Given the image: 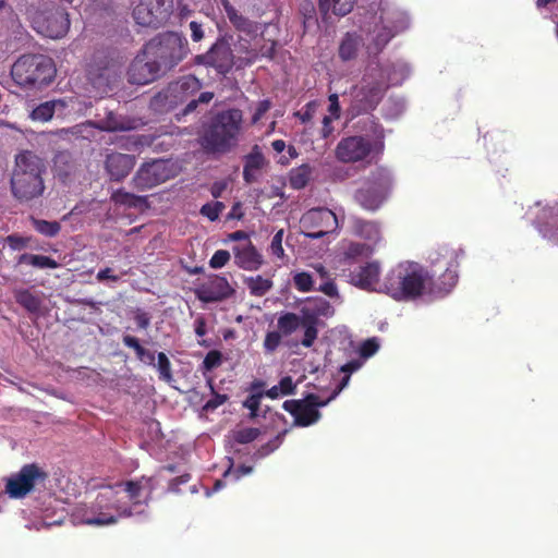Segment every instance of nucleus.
<instances>
[{"label":"nucleus","instance_id":"nucleus-1","mask_svg":"<svg viewBox=\"0 0 558 558\" xmlns=\"http://www.w3.org/2000/svg\"><path fill=\"white\" fill-rule=\"evenodd\" d=\"M436 254L435 258L432 257L433 265L442 264L446 266L437 282L422 266L408 263L389 271L384 282L385 292L396 301L414 300L421 296L425 290L440 295L449 293L458 282L457 268L459 257L463 252L442 246Z\"/></svg>","mask_w":558,"mask_h":558},{"label":"nucleus","instance_id":"nucleus-2","mask_svg":"<svg viewBox=\"0 0 558 558\" xmlns=\"http://www.w3.org/2000/svg\"><path fill=\"white\" fill-rule=\"evenodd\" d=\"M156 487L154 476H141L137 480L118 482L102 487L89 511L84 517L88 525H110L119 518L143 514L141 506H147Z\"/></svg>","mask_w":558,"mask_h":558},{"label":"nucleus","instance_id":"nucleus-3","mask_svg":"<svg viewBox=\"0 0 558 558\" xmlns=\"http://www.w3.org/2000/svg\"><path fill=\"white\" fill-rule=\"evenodd\" d=\"M45 161L33 151L24 150L16 155L10 178V191L20 204H29L43 197L46 191Z\"/></svg>","mask_w":558,"mask_h":558},{"label":"nucleus","instance_id":"nucleus-4","mask_svg":"<svg viewBox=\"0 0 558 558\" xmlns=\"http://www.w3.org/2000/svg\"><path fill=\"white\" fill-rule=\"evenodd\" d=\"M243 113L230 108L215 113L203 126L199 143L208 154H227L236 147L242 133Z\"/></svg>","mask_w":558,"mask_h":558},{"label":"nucleus","instance_id":"nucleus-5","mask_svg":"<svg viewBox=\"0 0 558 558\" xmlns=\"http://www.w3.org/2000/svg\"><path fill=\"white\" fill-rule=\"evenodd\" d=\"M57 73L53 60L40 53L21 56L11 68V77L20 86L39 88L49 85Z\"/></svg>","mask_w":558,"mask_h":558},{"label":"nucleus","instance_id":"nucleus-6","mask_svg":"<svg viewBox=\"0 0 558 558\" xmlns=\"http://www.w3.org/2000/svg\"><path fill=\"white\" fill-rule=\"evenodd\" d=\"M144 50L161 71H167L184 59L187 53V44L178 34L167 33L150 39L144 46Z\"/></svg>","mask_w":558,"mask_h":558},{"label":"nucleus","instance_id":"nucleus-7","mask_svg":"<svg viewBox=\"0 0 558 558\" xmlns=\"http://www.w3.org/2000/svg\"><path fill=\"white\" fill-rule=\"evenodd\" d=\"M391 187V177L387 169L373 170L363 185L354 193V201L364 209L377 210L385 202Z\"/></svg>","mask_w":558,"mask_h":558},{"label":"nucleus","instance_id":"nucleus-8","mask_svg":"<svg viewBox=\"0 0 558 558\" xmlns=\"http://www.w3.org/2000/svg\"><path fill=\"white\" fill-rule=\"evenodd\" d=\"M319 318L316 313L302 310V316L292 312L283 313L277 320L278 331L282 336H290L300 327L304 329V337L301 341L305 348H311L318 336Z\"/></svg>","mask_w":558,"mask_h":558},{"label":"nucleus","instance_id":"nucleus-9","mask_svg":"<svg viewBox=\"0 0 558 558\" xmlns=\"http://www.w3.org/2000/svg\"><path fill=\"white\" fill-rule=\"evenodd\" d=\"M48 474L36 463L25 464L5 481V493L14 499L24 498L37 485H44Z\"/></svg>","mask_w":558,"mask_h":558},{"label":"nucleus","instance_id":"nucleus-10","mask_svg":"<svg viewBox=\"0 0 558 558\" xmlns=\"http://www.w3.org/2000/svg\"><path fill=\"white\" fill-rule=\"evenodd\" d=\"M32 23L38 34L51 39L64 37L71 24L68 12L59 7L36 12Z\"/></svg>","mask_w":558,"mask_h":558},{"label":"nucleus","instance_id":"nucleus-11","mask_svg":"<svg viewBox=\"0 0 558 558\" xmlns=\"http://www.w3.org/2000/svg\"><path fill=\"white\" fill-rule=\"evenodd\" d=\"M385 90L386 87L381 81H369L364 76L361 84L355 86L352 92L350 105L352 116H360L375 110L383 99Z\"/></svg>","mask_w":558,"mask_h":558},{"label":"nucleus","instance_id":"nucleus-12","mask_svg":"<svg viewBox=\"0 0 558 558\" xmlns=\"http://www.w3.org/2000/svg\"><path fill=\"white\" fill-rule=\"evenodd\" d=\"M303 234L308 239H320L337 230L338 218L328 208H312L300 220Z\"/></svg>","mask_w":558,"mask_h":558},{"label":"nucleus","instance_id":"nucleus-13","mask_svg":"<svg viewBox=\"0 0 558 558\" xmlns=\"http://www.w3.org/2000/svg\"><path fill=\"white\" fill-rule=\"evenodd\" d=\"M194 62L214 68L222 75L228 74L235 64L232 49L225 39H218L206 53L195 56Z\"/></svg>","mask_w":558,"mask_h":558},{"label":"nucleus","instance_id":"nucleus-14","mask_svg":"<svg viewBox=\"0 0 558 558\" xmlns=\"http://www.w3.org/2000/svg\"><path fill=\"white\" fill-rule=\"evenodd\" d=\"M335 155L343 163H355L375 155V147L364 136L353 135L340 140L336 146Z\"/></svg>","mask_w":558,"mask_h":558},{"label":"nucleus","instance_id":"nucleus-15","mask_svg":"<svg viewBox=\"0 0 558 558\" xmlns=\"http://www.w3.org/2000/svg\"><path fill=\"white\" fill-rule=\"evenodd\" d=\"M170 179L168 163L163 160H154L143 163L132 179V185L138 191L150 190Z\"/></svg>","mask_w":558,"mask_h":558},{"label":"nucleus","instance_id":"nucleus-16","mask_svg":"<svg viewBox=\"0 0 558 558\" xmlns=\"http://www.w3.org/2000/svg\"><path fill=\"white\" fill-rule=\"evenodd\" d=\"M158 64L145 53L144 48L131 62L128 70V80L131 84L146 85L160 76Z\"/></svg>","mask_w":558,"mask_h":558},{"label":"nucleus","instance_id":"nucleus-17","mask_svg":"<svg viewBox=\"0 0 558 558\" xmlns=\"http://www.w3.org/2000/svg\"><path fill=\"white\" fill-rule=\"evenodd\" d=\"M368 33L372 36L368 50L371 53L378 54L396 36L398 29L393 20L381 12L379 16H374V27L368 29Z\"/></svg>","mask_w":558,"mask_h":558},{"label":"nucleus","instance_id":"nucleus-18","mask_svg":"<svg viewBox=\"0 0 558 558\" xmlns=\"http://www.w3.org/2000/svg\"><path fill=\"white\" fill-rule=\"evenodd\" d=\"M315 400L313 397H306L299 400H286L282 404L284 411L294 417V425L300 427L311 426L319 421L322 413L311 403Z\"/></svg>","mask_w":558,"mask_h":558},{"label":"nucleus","instance_id":"nucleus-19","mask_svg":"<svg viewBox=\"0 0 558 558\" xmlns=\"http://www.w3.org/2000/svg\"><path fill=\"white\" fill-rule=\"evenodd\" d=\"M233 293L234 289L228 280L217 275L195 290L196 298L204 303L219 302L230 298Z\"/></svg>","mask_w":558,"mask_h":558},{"label":"nucleus","instance_id":"nucleus-20","mask_svg":"<svg viewBox=\"0 0 558 558\" xmlns=\"http://www.w3.org/2000/svg\"><path fill=\"white\" fill-rule=\"evenodd\" d=\"M355 130L359 136H364L367 142L375 147V156H379L385 150V129L379 120L374 116H365L355 123Z\"/></svg>","mask_w":558,"mask_h":558},{"label":"nucleus","instance_id":"nucleus-21","mask_svg":"<svg viewBox=\"0 0 558 558\" xmlns=\"http://www.w3.org/2000/svg\"><path fill=\"white\" fill-rule=\"evenodd\" d=\"M166 15L163 0H141L133 10L136 23L148 27H158Z\"/></svg>","mask_w":558,"mask_h":558},{"label":"nucleus","instance_id":"nucleus-22","mask_svg":"<svg viewBox=\"0 0 558 558\" xmlns=\"http://www.w3.org/2000/svg\"><path fill=\"white\" fill-rule=\"evenodd\" d=\"M380 277V265L378 262H368L363 266L350 271V283L362 290L373 291Z\"/></svg>","mask_w":558,"mask_h":558},{"label":"nucleus","instance_id":"nucleus-23","mask_svg":"<svg viewBox=\"0 0 558 558\" xmlns=\"http://www.w3.org/2000/svg\"><path fill=\"white\" fill-rule=\"evenodd\" d=\"M136 162L132 155L121 153H110L105 160V169L112 181H122L129 175Z\"/></svg>","mask_w":558,"mask_h":558},{"label":"nucleus","instance_id":"nucleus-24","mask_svg":"<svg viewBox=\"0 0 558 558\" xmlns=\"http://www.w3.org/2000/svg\"><path fill=\"white\" fill-rule=\"evenodd\" d=\"M266 158L258 145H254L252 150L244 156L243 180L246 184H252L258 180L263 168L266 166Z\"/></svg>","mask_w":558,"mask_h":558},{"label":"nucleus","instance_id":"nucleus-25","mask_svg":"<svg viewBox=\"0 0 558 558\" xmlns=\"http://www.w3.org/2000/svg\"><path fill=\"white\" fill-rule=\"evenodd\" d=\"M351 228L354 235L368 241L373 246L381 240L380 226L376 221L353 217Z\"/></svg>","mask_w":558,"mask_h":558},{"label":"nucleus","instance_id":"nucleus-26","mask_svg":"<svg viewBox=\"0 0 558 558\" xmlns=\"http://www.w3.org/2000/svg\"><path fill=\"white\" fill-rule=\"evenodd\" d=\"M234 259L240 268L251 271L257 270L263 264L262 255L251 242L234 247Z\"/></svg>","mask_w":558,"mask_h":558},{"label":"nucleus","instance_id":"nucleus-27","mask_svg":"<svg viewBox=\"0 0 558 558\" xmlns=\"http://www.w3.org/2000/svg\"><path fill=\"white\" fill-rule=\"evenodd\" d=\"M220 3L227 17L236 31L247 35H253L257 32V23L240 14L229 0H220Z\"/></svg>","mask_w":558,"mask_h":558},{"label":"nucleus","instance_id":"nucleus-28","mask_svg":"<svg viewBox=\"0 0 558 558\" xmlns=\"http://www.w3.org/2000/svg\"><path fill=\"white\" fill-rule=\"evenodd\" d=\"M363 46V38L356 33H345L342 37L338 54L342 61L356 59L360 48Z\"/></svg>","mask_w":558,"mask_h":558},{"label":"nucleus","instance_id":"nucleus-29","mask_svg":"<svg viewBox=\"0 0 558 558\" xmlns=\"http://www.w3.org/2000/svg\"><path fill=\"white\" fill-rule=\"evenodd\" d=\"M355 2L356 0H318V8L324 19L329 12L345 16L353 10Z\"/></svg>","mask_w":558,"mask_h":558},{"label":"nucleus","instance_id":"nucleus-30","mask_svg":"<svg viewBox=\"0 0 558 558\" xmlns=\"http://www.w3.org/2000/svg\"><path fill=\"white\" fill-rule=\"evenodd\" d=\"M111 201L116 205L124 206L128 208H148L147 196H140L133 193L126 192L122 189L114 191L111 195Z\"/></svg>","mask_w":558,"mask_h":558},{"label":"nucleus","instance_id":"nucleus-31","mask_svg":"<svg viewBox=\"0 0 558 558\" xmlns=\"http://www.w3.org/2000/svg\"><path fill=\"white\" fill-rule=\"evenodd\" d=\"M276 45L277 43L271 40L262 45L259 48L256 47V49H251L247 52V57L238 58V68L248 66L256 62L259 58L272 59L276 51Z\"/></svg>","mask_w":558,"mask_h":558},{"label":"nucleus","instance_id":"nucleus-32","mask_svg":"<svg viewBox=\"0 0 558 558\" xmlns=\"http://www.w3.org/2000/svg\"><path fill=\"white\" fill-rule=\"evenodd\" d=\"M312 172V167L307 163L291 169L289 173L290 186L294 190L304 189L311 180Z\"/></svg>","mask_w":558,"mask_h":558},{"label":"nucleus","instance_id":"nucleus-33","mask_svg":"<svg viewBox=\"0 0 558 558\" xmlns=\"http://www.w3.org/2000/svg\"><path fill=\"white\" fill-rule=\"evenodd\" d=\"M58 106L64 107L65 104L60 99L41 102L33 109L31 112V118L34 121L47 122L52 119Z\"/></svg>","mask_w":558,"mask_h":558},{"label":"nucleus","instance_id":"nucleus-34","mask_svg":"<svg viewBox=\"0 0 558 558\" xmlns=\"http://www.w3.org/2000/svg\"><path fill=\"white\" fill-rule=\"evenodd\" d=\"M19 264H26L31 265L36 268H49V269H56L59 267V264L53 258L46 256V255H35V254H28L24 253L19 257L17 260Z\"/></svg>","mask_w":558,"mask_h":558},{"label":"nucleus","instance_id":"nucleus-35","mask_svg":"<svg viewBox=\"0 0 558 558\" xmlns=\"http://www.w3.org/2000/svg\"><path fill=\"white\" fill-rule=\"evenodd\" d=\"M299 13L303 21L304 32L318 26L316 7L312 0H302L299 5Z\"/></svg>","mask_w":558,"mask_h":558},{"label":"nucleus","instance_id":"nucleus-36","mask_svg":"<svg viewBox=\"0 0 558 558\" xmlns=\"http://www.w3.org/2000/svg\"><path fill=\"white\" fill-rule=\"evenodd\" d=\"M29 221L33 226V228L41 235L47 238H54L57 236L61 231V225L60 222L53 220H45L39 219L34 216H29Z\"/></svg>","mask_w":558,"mask_h":558},{"label":"nucleus","instance_id":"nucleus-37","mask_svg":"<svg viewBox=\"0 0 558 558\" xmlns=\"http://www.w3.org/2000/svg\"><path fill=\"white\" fill-rule=\"evenodd\" d=\"M16 302L29 313H38L41 306V300L27 289L15 292Z\"/></svg>","mask_w":558,"mask_h":558},{"label":"nucleus","instance_id":"nucleus-38","mask_svg":"<svg viewBox=\"0 0 558 558\" xmlns=\"http://www.w3.org/2000/svg\"><path fill=\"white\" fill-rule=\"evenodd\" d=\"M244 282L253 296H264L272 288V281L259 275L247 277Z\"/></svg>","mask_w":558,"mask_h":558},{"label":"nucleus","instance_id":"nucleus-39","mask_svg":"<svg viewBox=\"0 0 558 558\" xmlns=\"http://www.w3.org/2000/svg\"><path fill=\"white\" fill-rule=\"evenodd\" d=\"M259 434L260 432L258 428L245 427L232 430L231 437L238 444H250L254 441L259 436Z\"/></svg>","mask_w":558,"mask_h":558},{"label":"nucleus","instance_id":"nucleus-40","mask_svg":"<svg viewBox=\"0 0 558 558\" xmlns=\"http://www.w3.org/2000/svg\"><path fill=\"white\" fill-rule=\"evenodd\" d=\"M157 369L161 380L167 383L172 380L171 363L163 352H159L157 355Z\"/></svg>","mask_w":558,"mask_h":558},{"label":"nucleus","instance_id":"nucleus-41","mask_svg":"<svg viewBox=\"0 0 558 558\" xmlns=\"http://www.w3.org/2000/svg\"><path fill=\"white\" fill-rule=\"evenodd\" d=\"M293 284L300 292H310L313 290V279L308 272H296L293 276Z\"/></svg>","mask_w":558,"mask_h":558},{"label":"nucleus","instance_id":"nucleus-42","mask_svg":"<svg viewBox=\"0 0 558 558\" xmlns=\"http://www.w3.org/2000/svg\"><path fill=\"white\" fill-rule=\"evenodd\" d=\"M225 209V205L221 202L206 203L201 207V214L207 217L210 221H216L219 215Z\"/></svg>","mask_w":558,"mask_h":558},{"label":"nucleus","instance_id":"nucleus-43","mask_svg":"<svg viewBox=\"0 0 558 558\" xmlns=\"http://www.w3.org/2000/svg\"><path fill=\"white\" fill-rule=\"evenodd\" d=\"M208 385L210 387L213 398L205 403L204 410L205 411H214L218 407L223 404L228 400V397H227V395H220L215 390L211 379L208 380Z\"/></svg>","mask_w":558,"mask_h":558},{"label":"nucleus","instance_id":"nucleus-44","mask_svg":"<svg viewBox=\"0 0 558 558\" xmlns=\"http://www.w3.org/2000/svg\"><path fill=\"white\" fill-rule=\"evenodd\" d=\"M122 342L126 348L133 349L136 357L138 360H144V354H146V350L140 342V340L131 335H124L122 337Z\"/></svg>","mask_w":558,"mask_h":558},{"label":"nucleus","instance_id":"nucleus-45","mask_svg":"<svg viewBox=\"0 0 558 558\" xmlns=\"http://www.w3.org/2000/svg\"><path fill=\"white\" fill-rule=\"evenodd\" d=\"M282 335L278 330L268 331L264 339V349L267 353L275 352L281 343Z\"/></svg>","mask_w":558,"mask_h":558},{"label":"nucleus","instance_id":"nucleus-46","mask_svg":"<svg viewBox=\"0 0 558 558\" xmlns=\"http://www.w3.org/2000/svg\"><path fill=\"white\" fill-rule=\"evenodd\" d=\"M374 251L373 246L371 244H363V243H350V245L347 248L345 255L348 257H356L361 255L368 256Z\"/></svg>","mask_w":558,"mask_h":558},{"label":"nucleus","instance_id":"nucleus-47","mask_svg":"<svg viewBox=\"0 0 558 558\" xmlns=\"http://www.w3.org/2000/svg\"><path fill=\"white\" fill-rule=\"evenodd\" d=\"M180 90L185 93H195L201 89V81L194 75H187L181 78L178 83Z\"/></svg>","mask_w":558,"mask_h":558},{"label":"nucleus","instance_id":"nucleus-48","mask_svg":"<svg viewBox=\"0 0 558 558\" xmlns=\"http://www.w3.org/2000/svg\"><path fill=\"white\" fill-rule=\"evenodd\" d=\"M222 362V354L221 352L217 350L209 351L204 361H203V367L205 371H211L218 366H220Z\"/></svg>","mask_w":558,"mask_h":558},{"label":"nucleus","instance_id":"nucleus-49","mask_svg":"<svg viewBox=\"0 0 558 558\" xmlns=\"http://www.w3.org/2000/svg\"><path fill=\"white\" fill-rule=\"evenodd\" d=\"M263 397V392L251 395L243 402L244 408L250 410V417L255 418L258 415V410L260 405V398Z\"/></svg>","mask_w":558,"mask_h":558},{"label":"nucleus","instance_id":"nucleus-50","mask_svg":"<svg viewBox=\"0 0 558 558\" xmlns=\"http://www.w3.org/2000/svg\"><path fill=\"white\" fill-rule=\"evenodd\" d=\"M230 260V253L226 250H218L209 259V266L214 269L223 267Z\"/></svg>","mask_w":558,"mask_h":558},{"label":"nucleus","instance_id":"nucleus-51","mask_svg":"<svg viewBox=\"0 0 558 558\" xmlns=\"http://www.w3.org/2000/svg\"><path fill=\"white\" fill-rule=\"evenodd\" d=\"M282 239H283V230L280 229L279 231H277L275 233V235L272 236L271 243H270L271 253L279 258L283 257V255H284V251L282 247Z\"/></svg>","mask_w":558,"mask_h":558},{"label":"nucleus","instance_id":"nucleus-52","mask_svg":"<svg viewBox=\"0 0 558 558\" xmlns=\"http://www.w3.org/2000/svg\"><path fill=\"white\" fill-rule=\"evenodd\" d=\"M378 349L379 344L376 339H367L362 343L360 348V354L361 356L367 359L374 355Z\"/></svg>","mask_w":558,"mask_h":558},{"label":"nucleus","instance_id":"nucleus-53","mask_svg":"<svg viewBox=\"0 0 558 558\" xmlns=\"http://www.w3.org/2000/svg\"><path fill=\"white\" fill-rule=\"evenodd\" d=\"M134 320L138 329L146 330L150 326V315L141 308L134 311Z\"/></svg>","mask_w":558,"mask_h":558},{"label":"nucleus","instance_id":"nucleus-54","mask_svg":"<svg viewBox=\"0 0 558 558\" xmlns=\"http://www.w3.org/2000/svg\"><path fill=\"white\" fill-rule=\"evenodd\" d=\"M282 396L294 395L296 390V384L293 383L291 376H284L280 379L278 385Z\"/></svg>","mask_w":558,"mask_h":558},{"label":"nucleus","instance_id":"nucleus-55","mask_svg":"<svg viewBox=\"0 0 558 558\" xmlns=\"http://www.w3.org/2000/svg\"><path fill=\"white\" fill-rule=\"evenodd\" d=\"M271 102L268 99L260 100L252 116V123H257L264 114L270 109Z\"/></svg>","mask_w":558,"mask_h":558},{"label":"nucleus","instance_id":"nucleus-56","mask_svg":"<svg viewBox=\"0 0 558 558\" xmlns=\"http://www.w3.org/2000/svg\"><path fill=\"white\" fill-rule=\"evenodd\" d=\"M317 290L330 298L338 296L337 286L330 278L325 279V282L320 283Z\"/></svg>","mask_w":558,"mask_h":558},{"label":"nucleus","instance_id":"nucleus-57","mask_svg":"<svg viewBox=\"0 0 558 558\" xmlns=\"http://www.w3.org/2000/svg\"><path fill=\"white\" fill-rule=\"evenodd\" d=\"M7 243L12 250H21L27 245L28 239L16 234H11L7 238Z\"/></svg>","mask_w":558,"mask_h":558},{"label":"nucleus","instance_id":"nucleus-58","mask_svg":"<svg viewBox=\"0 0 558 558\" xmlns=\"http://www.w3.org/2000/svg\"><path fill=\"white\" fill-rule=\"evenodd\" d=\"M283 435H284V433L277 435L274 439H271L265 446H263L260 448L262 454H268V453L275 451L280 446Z\"/></svg>","mask_w":558,"mask_h":558},{"label":"nucleus","instance_id":"nucleus-59","mask_svg":"<svg viewBox=\"0 0 558 558\" xmlns=\"http://www.w3.org/2000/svg\"><path fill=\"white\" fill-rule=\"evenodd\" d=\"M96 279L99 281V282H102L105 280H110L112 282H117L120 280V277L117 276V275H113L112 272V269L107 267V268H104V269H100L97 275H96Z\"/></svg>","mask_w":558,"mask_h":558},{"label":"nucleus","instance_id":"nucleus-60","mask_svg":"<svg viewBox=\"0 0 558 558\" xmlns=\"http://www.w3.org/2000/svg\"><path fill=\"white\" fill-rule=\"evenodd\" d=\"M228 187V182L226 180L216 181L213 183L210 187V193L214 198H219L222 196L223 192Z\"/></svg>","mask_w":558,"mask_h":558},{"label":"nucleus","instance_id":"nucleus-61","mask_svg":"<svg viewBox=\"0 0 558 558\" xmlns=\"http://www.w3.org/2000/svg\"><path fill=\"white\" fill-rule=\"evenodd\" d=\"M190 480H191V475L190 474L180 475V476H178V477H175V478H173V480H171L169 482L168 489L170 492L177 493V492H179V486L181 484L187 483Z\"/></svg>","mask_w":558,"mask_h":558},{"label":"nucleus","instance_id":"nucleus-62","mask_svg":"<svg viewBox=\"0 0 558 558\" xmlns=\"http://www.w3.org/2000/svg\"><path fill=\"white\" fill-rule=\"evenodd\" d=\"M190 29H191V37L194 41H199L204 37V32L202 28V25L195 21H192L190 23Z\"/></svg>","mask_w":558,"mask_h":558},{"label":"nucleus","instance_id":"nucleus-63","mask_svg":"<svg viewBox=\"0 0 558 558\" xmlns=\"http://www.w3.org/2000/svg\"><path fill=\"white\" fill-rule=\"evenodd\" d=\"M333 132L332 119L328 116L323 118L322 136L328 138Z\"/></svg>","mask_w":558,"mask_h":558},{"label":"nucleus","instance_id":"nucleus-64","mask_svg":"<svg viewBox=\"0 0 558 558\" xmlns=\"http://www.w3.org/2000/svg\"><path fill=\"white\" fill-rule=\"evenodd\" d=\"M329 101H330L329 111H330L331 116H333L335 118H339L340 106H339L338 95L337 94L330 95Z\"/></svg>","mask_w":558,"mask_h":558}]
</instances>
